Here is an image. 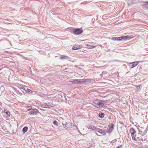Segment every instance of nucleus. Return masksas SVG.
Returning a JSON list of instances; mask_svg holds the SVG:
<instances>
[{
  "label": "nucleus",
  "mask_w": 148,
  "mask_h": 148,
  "mask_svg": "<svg viewBox=\"0 0 148 148\" xmlns=\"http://www.w3.org/2000/svg\"><path fill=\"white\" fill-rule=\"evenodd\" d=\"M93 105L97 108H102L104 105L103 101L102 100L97 99L93 102Z\"/></svg>",
  "instance_id": "nucleus-1"
},
{
  "label": "nucleus",
  "mask_w": 148,
  "mask_h": 148,
  "mask_svg": "<svg viewBox=\"0 0 148 148\" xmlns=\"http://www.w3.org/2000/svg\"><path fill=\"white\" fill-rule=\"evenodd\" d=\"M75 84L78 83L79 84H82L86 82H90V80L89 79H75Z\"/></svg>",
  "instance_id": "nucleus-2"
},
{
  "label": "nucleus",
  "mask_w": 148,
  "mask_h": 148,
  "mask_svg": "<svg viewBox=\"0 0 148 148\" xmlns=\"http://www.w3.org/2000/svg\"><path fill=\"white\" fill-rule=\"evenodd\" d=\"M130 132L131 134V136L132 137L133 140L136 141V138H135V134L136 133V131L134 130V128H131L130 130Z\"/></svg>",
  "instance_id": "nucleus-3"
},
{
  "label": "nucleus",
  "mask_w": 148,
  "mask_h": 148,
  "mask_svg": "<svg viewBox=\"0 0 148 148\" xmlns=\"http://www.w3.org/2000/svg\"><path fill=\"white\" fill-rule=\"evenodd\" d=\"M28 110L30 111L29 114L31 115H36L37 113L39 112L36 109H28Z\"/></svg>",
  "instance_id": "nucleus-4"
},
{
  "label": "nucleus",
  "mask_w": 148,
  "mask_h": 148,
  "mask_svg": "<svg viewBox=\"0 0 148 148\" xmlns=\"http://www.w3.org/2000/svg\"><path fill=\"white\" fill-rule=\"evenodd\" d=\"M138 132L139 133L138 134L135 135V138H136V139L137 138L138 139V140H140V138L143 136V135L141 134V133L142 132V131H140V130H139Z\"/></svg>",
  "instance_id": "nucleus-5"
},
{
  "label": "nucleus",
  "mask_w": 148,
  "mask_h": 148,
  "mask_svg": "<svg viewBox=\"0 0 148 148\" xmlns=\"http://www.w3.org/2000/svg\"><path fill=\"white\" fill-rule=\"evenodd\" d=\"M51 103H42L41 104L42 107L45 108H50Z\"/></svg>",
  "instance_id": "nucleus-6"
},
{
  "label": "nucleus",
  "mask_w": 148,
  "mask_h": 148,
  "mask_svg": "<svg viewBox=\"0 0 148 148\" xmlns=\"http://www.w3.org/2000/svg\"><path fill=\"white\" fill-rule=\"evenodd\" d=\"M97 131L101 134L105 135L106 133V132L105 130H102V129L99 128L96 129Z\"/></svg>",
  "instance_id": "nucleus-7"
},
{
  "label": "nucleus",
  "mask_w": 148,
  "mask_h": 148,
  "mask_svg": "<svg viewBox=\"0 0 148 148\" xmlns=\"http://www.w3.org/2000/svg\"><path fill=\"white\" fill-rule=\"evenodd\" d=\"M73 32L75 34H79L82 32V30L78 28L74 30Z\"/></svg>",
  "instance_id": "nucleus-8"
},
{
  "label": "nucleus",
  "mask_w": 148,
  "mask_h": 148,
  "mask_svg": "<svg viewBox=\"0 0 148 148\" xmlns=\"http://www.w3.org/2000/svg\"><path fill=\"white\" fill-rule=\"evenodd\" d=\"M114 125L113 124H111V125H109L108 126L109 128L107 131V132L108 133H110L112 132L114 129Z\"/></svg>",
  "instance_id": "nucleus-9"
},
{
  "label": "nucleus",
  "mask_w": 148,
  "mask_h": 148,
  "mask_svg": "<svg viewBox=\"0 0 148 148\" xmlns=\"http://www.w3.org/2000/svg\"><path fill=\"white\" fill-rule=\"evenodd\" d=\"M129 39V38H128V37L127 36H122L118 37V40H119V41H123L125 40H127Z\"/></svg>",
  "instance_id": "nucleus-10"
},
{
  "label": "nucleus",
  "mask_w": 148,
  "mask_h": 148,
  "mask_svg": "<svg viewBox=\"0 0 148 148\" xmlns=\"http://www.w3.org/2000/svg\"><path fill=\"white\" fill-rule=\"evenodd\" d=\"M129 64H132V65L130 67L132 68H133L136 66L138 64V63L137 62H135L132 63H130Z\"/></svg>",
  "instance_id": "nucleus-11"
},
{
  "label": "nucleus",
  "mask_w": 148,
  "mask_h": 148,
  "mask_svg": "<svg viewBox=\"0 0 148 148\" xmlns=\"http://www.w3.org/2000/svg\"><path fill=\"white\" fill-rule=\"evenodd\" d=\"M81 46L79 45H75L73 47V50H76L81 48Z\"/></svg>",
  "instance_id": "nucleus-12"
},
{
  "label": "nucleus",
  "mask_w": 148,
  "mask_h": 148,
  "mask_svg": "<svg viewBox=\"0 0 148 148\" xmlns=\"http://www.w3.org/2000/svg\"><path fill=\"white\" fill-rule=\"evenodd\" d=\"M87 127L88 128V129L92 130H94L96 129V127L95 126L91 125H88L87 126Z\"/></svg>",
  "instance_id": "nucleus-13"
},
{
  "label": "nucleus",
  "mask_w": 148,
  "mask_h": 148,
  "mask_svg": "<svg viewBox=\"0 0 148 148\" xmlns=\"http://www.w3.org/2000/svg\"><path fill=\"white\" fill-rule=\"evenodd\" d=\"M86 45V47L87 48L90 49H92V48H94L96 47V46H93L92 45Z\"/></svg>",
  "instance_id": "nucleus-14"
},
{
  "label": "nucleus",
  "mask_w": 148,
  "mask_h": 148,
  "mask_svg": "<svg viewBox=\"0 0 148 148\" xmlns=\"http://www.w3.org/2000/svg\"><path fill=\"white\" fill-rule=\"evenodd\" d=\"M28 130V127H24L23 129V133H25L27 132Z\"/></svg>",
  "instance_id": "nucleus-15"
},
{
  "label": "nucleus",
  "mask_w": 148,
  "mask_h": 148,
  "mask_svg": "<svg viewBox=\"0 0 148 148\" xmlns=\"http://www.w3.org/2000/svg\"><path fill=\"white\" fill-rule=\"evenodd\" d=\"M69 58L66 56H62L60 58V59L61 60H63L65 59H68Z\"/></svg>",
  "instance_id": "nucleus-16"
},
{
  "label": "nucleus",
  "mask_w": 148,
  "mask_h": 148,
  "mask_svg": "<svg viewBox=\"0 0 148 148\" xmlns=\"http://www.w3.org/2000/svg\"><path fill=\"white\" fill-rule=\"evenodd\" d=\"M27 88V89H26L25 88L24 89V90L26 91V92H28L29 93H32V90H31L28 89Z\"/></svg>",
  "instance_id": "nucleus-17"
},
{
  "label": "nucleus",
  "mask_w": 148,
  "mask_h": 148,
  "mask_svg": "<svg viewBox=\"0 0 148 148\" xmlns=\"http://www.w3.org/2000/svg\"><path fill=\"white\" fill-rule=\"evenodd\" d=\"M104 114L102 112H100L99 114V116L102 118L104 117Z\"/></svg>",
  "instance_id": "nucleus-18"
},
{
  "label": "nucleus",
  "mask_w": 148,
  "mask_h": 148,
  "mask_svg": "<svg viewBox=\"0 0 148 148\" xmlns=\"http://www.w3.org/2000/svg\"><path fill=\"white\" fill-rule=\"evenodd\" d=\"M62 124H63V127H64L66 129H67L68 128V127H69L68 126V124L67 123H65L64 124L63 123H62Z\"/></svg>",
  "instance_id": "nucleus-19"
},
{
  "label": "nucleus",
  "mask_w": 148,
  "mask_h": 148,
  "mask_svg": "<svg viewBox=\"0 0 148 148\" xmlns=\"http://www.w3.org/2000/svg\"><path fill=\"white\" fill-rule=\"evenodd\" d=\"M135 86L136 87V88L138 90H140L141 88L142 87L141 85H135Z\"/></svg>",
  "instance_id": "nucleus-20"
},
{
  "label": "nucleus",
  "mask_w": 148,
  "mask_h": 148,
  "mask_svg": "<svg viewBox=\"0 0 148 148\" xmlns=\"http://www.w3.org/2000/svg\"><path fill=\"white\" fill-rule=\"evenodd\" d=\"M111 39L113 41L116 40L119 41V40H118V37H112L111 38Z\"/></svg>",
  "instance_id": "nucleus-21"
},
{
  "label": "nucleus",
  "mask_w": 148,
  "mask_h": 148,
  "mask_svg": "<svg viewBox=\"0 0 148 148\" xmlns=\"http://www.w3.org/2000/svg\"><path fill=\"white\" fill-rule=\"evenodd\" d=\"M53 123L54 125H56V126H58V122L56 121H55L53 122Z\"/></svg>",
  "instance_id": "nucleus-22"
},
{
  "label": "nucleus",
  "mask_w": 148,
  "mask_h": 148,
  "mask_svg": "<svg viewBox=\"0 0 148 148\" xmlns=\"http://www.w3.org/2000/svg\"><path fill=\"white\" fill-rule=\"evenodd\" d=\"M69 82H72L74 84H75V80L74 79H71L69 80Z\"/></svg>",
  "instance_id": "nucleus-23"
},
{
  "label": "nucleus",
  "mask_w": 148,
  "mask_h": 148,
  "mask_svg": "<svg viewBox=\"0 0 148 148\" xmlns=\"http://www.w3.org/2000/svg\"><path fill=\"white\" fill-rule=\"evenodd\" d=\"M5 113L8 116H10V112L9 111H7L5 112Z\"/></svg>",
  "instance_id": "nucleus-24"
},
{
  "label": "nucleus",
  "mask_w": 148,
  "mask_h": 148,
  "mask_svg": "<svg viewBox=\"0 0 148 148\" xmlns=\"http://www.w3.org/2000/svg\"><path fill=\"white\" fill-rule=\"evenodd\" d=\"M58 129L60 131H62V129L61 127H59Z\"/></svg>",
  "instance_id": "nucleus-25"
},
{
  "label": "nucleus",
  "mask_w": 148,
  "mask_h": 148,
  "mask_svg": "<svg viewBox=\"0 0 148 148\" xmlns=\"http://www.w3.org/2000/svg\"><path fill=\"white\" fill-rule=\"evenodd\" d=\"M145 3H147L148 5V1H146L145 2Z\"/></svg>",
  "instance_id": "nucleus-26"
},
{
  "label": "nucleus",
  "mask_w": 148,
  "mask_h": 148,
  "mask_svg": "<svg viewBox=\"0 0 148 148\" xmlns=\"http://www.w3.org/2000/svg\"><path fill=\"white\" fill-rule=\"evenodd\" d=\"M116 148H120V146H119L118 147H117Z\"/></svg>",
  "instance_id": "nucleus-27"
},
{
  "label": "nucleus",
  "mask_w": 148,
  "mask_h": 148,
  "mask_svg": "<svg viewBox=\"0 0 148 148\" xmlns=\"http://www.w3.org/2000/svg\"><path fill=\"white\" fill-rule=\"evenodd\" d=\"M71 61L72 62H74V61H73V60H72Z\"/></svg>",
  "instance_id": "nucleus-28"
},
{
  "label": "nucleus",
  "mask_w": 148,
  "mask_h": 148,
  "mask_svg": "<svg viewBox=\"0 0 148 148\" xmlns=\"http://www.w3.org/2000/svg\"><path fill=\"white\" fill-rule=\"evenodd\" d=\"M100 46L101 47H102V46H101V45H100Z\"/></svg>",
  "instance_id": "nucleus-29"
}]
</instances>
